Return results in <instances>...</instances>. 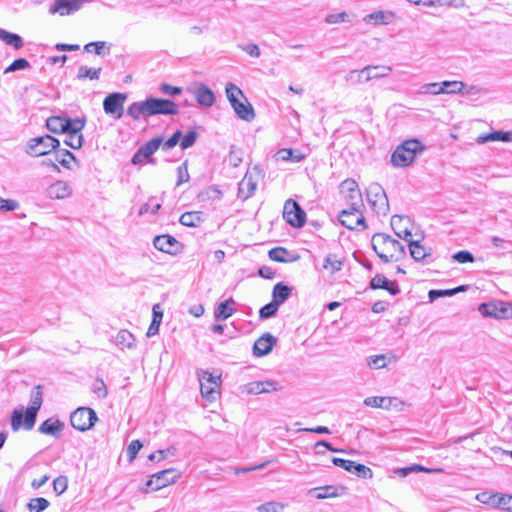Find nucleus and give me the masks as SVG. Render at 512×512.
Wrapping results in <instances>:
<instances>
[{"instance_id": "28", "label": "nucleus", "mask_w": 512, "mask_h": 512, "mask_svg": "<svg viewBox=\"0 0 512 512\" xmlns=\"http://www.w3.org/2000/svg\"><path fill=\"white\" fill-rule=\"evenodd\" d=\"M234 305L235 301L233 300V298H229L221 302L214 311L215 320L224 321L231 317L236 311Z\"/></svg>"}, {"instance_id": "54", "label": "nucleus", "mask_w": 512, "mask_h": 512, "mask_svg": "<svg viewBox=\"0 0 512 512\" xmlns=\"http://www.w3.org/2000/svg\"><path fill=\"white\" fill-rule=\"evenodd\" d=\"M92 391L99 397V398H105L108 394L106 384L104 381L100 378H97L94 380L92 384Z\"/></svg>"}, {"instance_id": "17", "label": "nucleus", "mask_w": 512, "mask_h": 512, "mask_svg": "<svg viewBox=\"0 0 512 512\" xmlns=\"http://www.w3.org/2000/svg\"><path fill=\"white\" fill-rule=\"evenodd\" d=\"M332 463L363 479H370L373 476L371 468L351 460L334 457Z\"/></svg>"}, {"instance_id": "32", "label": "nucleus", "mask_w": 512, "mask_h": 512, "mask_svg": "<svg viewBox=\"0 0 512 512\" xmlns=\"http://www.w3.org/2000/svg\"><path fill=\"white\" fill-rule=\"evenodd\" d=\"M309 493L314 494V497L319 500L333 498L339 495L338 488L333 485L312 488L309 490Z\"/></svg>"}, {"instance_id": "63", "label": "nucleus", "mask_w": 512, "mask_h": 512, "mask_svg": "<svg viewBox=\"0 0 512 512\" xmlns=\"http://www.w3.org/2000/svg\"><path fill=\"white\" fill-rule=\"evenodd\" d=\"M161 205L159 203H156L154 199H150L149 202L145 203L140 207V214L151 212L152 214H155L160 209Z\"/></svg>"}, {"instance_id": "30", "label": "nucleus", "mask_w": 512, "mask_h": 512, "mask_svg": "<svg viewBox=\"0 0 512 512\" xmlns=\"http://www.w3.org/2000/svg\"><path fill=\"white\" fill-rule=\"evenodd\" d=\"M64 134L67 133H80L86 124L85 117L69 118L64 116Z\"/></svg>"}, {"instance_id": "39", "label": "nucleus", "mask_w": 512, "mask_h": 512, "mask_svg": "<svg viewBox=\"0 0 512 512\" xmlns=\"http://www.w3.org/2000/svg\"><path fill=\"white\" fill-rule=\"evenodd\" d=\"M102 68H90L88 66L82 65L79 67L77 72V79L84 80V79H90V80H98L100 78Z\"/></svg>"}, {"instance_id": "61", "label": "nucleus", "mask_w": 512, "mask_h": 512, "mask_svg": "<svg viewBox=\"0 0 512 512\" xmlns=\"http://www.w3.org/2000/svg\"><path fill=\"white\" fill-rule=\"evenodd\" d=\"M197 136H198L197 133L193 130L186 133V135L182 138V140L180 142L181 149L184 150V149H187V148L193 146L197 140Z\"/></svg>"}, {"instance_id": "49", "label": "nucleus", "mask_w": 512, "mask_h": 512, "mask_svg": "<svg viewBox=\"0 0 512 512\" xmlns=\"http://www.w3.org/2000/svg\"><path fill=\"white\" fill-rule=\"evenodd\" d=\"M279 305L276 302L271 301L270 303L264 305L259 310V318L260 319H268L276 315Z\"/></svg>"}, {"instance_id": "51", "label": "nucleus", "mask_w": 512, "mask_h": 512, "mask_svg": "<svg viewBox=\"0 0 512 512\" xmlns=\"http://www.w3.org/2000/svg\"><path fill=\"white\" fill-rule=\"evenodd\" d=\"M286 505L280 502L270 501L257 507L258 512H282Z\"/></svg>"}, {"instance_id": "13", "label": "nucleus", "mask_w": 512, "mask_h": 512, "mask_svg": "<svg viewBox=\"0 0 512 512\" xmlns=\"http://www.w3.org/2000/svg\"><path fill=\"white\" fill-rule=\"evenodd\" d=\"M283 218L291 226L301 228L306 223V213L293 199H288L284 204Z\"/></svg>"}, {"instance_id": "34", "label": "nucleus", "mask_w": 512, "mask_h": 512, "mask_svg": "<svg viewBox=\"0 0 512 512\" xmlns=\"http://www.w3.org/2000/svg\"><path fill=\"white\" fill-rule=\"evenodd\" d=\"M180 223L187 227H197L202 221V213L199 211L185 212L180 216Z\"/></svg>"}, {"instance_id": "36", "label": "nucleus", "mask_w": 512, "mask_h": 512, "mask_svg": "<svg viewBox=\"0 0 512 512\" xmlns=\"http://www.w3.org/2000/svg\"><path fill=\"white\" fill-rule=\"evenodd\" d=\"M0 40L16 50L23 47V40L18 34L10 33L4 29H0Z\"/></svg>"}, {"instance_id": "11", "label": "nucleus", "mask_w": 512, "mask_h": 512, "mask_svg": "<svg viewBox=\"0 0 512 512\" xmlns=\"http://www.w3.org/2000/svg\"><path fill=\"white\" fill-rule=\"evenodd\" d=\"M98 420L96 412L89 407H80L70 415V423L73 428L79 431L91 429Z\"/></svg>"}, {"instance_id": "60", "label": "nucleus", "mask_w": 512, "mask_h": 512, "mask_svg": "<svg viewBox=\"0 0 512 512\" xmlns=\"http://www.w3.org/2000/svg\"><path fill=\"white\" fill-rule=\"evenodd\" d=\"M177 174H178V180L176 183V186H180L181 184L189 181V173H188V167L187 162L182 163L180 166L177 167Z\"/></svg>"}, {"instance_id": "58", "label": "nucleus", "mask_w": 512, "mask_h": 512, "mask_svg": "<svg viewBox=\"0 0 512 512\" xmlns=\"http://www.w3.org/2000/svg\"><path fill=\"white\" fill-rule=\"evenodd\" d=\"M143 444L140 442V440H133L127 447V457L130 462H132L139 450L142 448Z\"/></svg>"}, {"instance_id": "29", "label": "nucleus", "mask_w": 512, "mask_h": 512, "mask_svg": "<svg viewBox=\"0 0 512 512\" xmlns=\"http://www.w3.org/2000/svg\"><path fill=\"white\" fill-rule=\"evenodd\" d=\"M293 288L284 284L283 282H278L274 285L272 290V301L276 302L279 306H281L284 302H286L292 294Z\"/></svg>"}, {"instance_id": "46", "label": "nucleus", "mask_w": 512, "mask_h": 512, "mask_svg": "<svg viewBox=\"0 0 512 512\" xmlns=\"http://www.w3.org/2000/svg\"><path fill=\"white\" fill-rule=\"evenodd\" d=\"M49 501L43 497L32 498L28 504L27 508L29 512H43L45 509L49 507Z\"/></svg>"}, {"instance_id": "6", "label": "nucleus", "mask_w": 512, "mask_h": 512, "mask_svg": "<svg viewBox=\"0 0 512 512\" xmlns=\"http://www.w3.org/2000/svg\"><path fill=\"white\" fill-rule=\"evenodd\" d=\"M392 72V67L390 66H380V65H368L361 70H351L347 76L346 80L353 84H361L371 81L373 79H380L390 75Z\"/></svg>"}, {"instance_id": "19", "label": "nucleus", "mask_w": 512, "mask_h": 512, "mask_svg": "<svg viewBox=\"0 0 512 512\" xmlns=\"http://www.w3.org/2000/svg\"><path fill=\"white\" fill-rule=\"evenodd\" d=\"M163 143V138L155 137L143 144L133 155L131 162L134 165L142 164L153 155Z\"/></svg>"}, {"instance_id": "59", "label": "nucleus", "mask_w": 512, "mask_h": 512, "mask_svg": "<svg viewBox=\"0 0 512 512\" xmlns=\"http://www.w3.org/2000/svg\"><path fill=\"white\" fill-rule=\"evenodd\" d=\"M452 258L454 261H456L458 263H469V262L474 261L473 254L467 250H461V251L456 252L452 256Z\"/></svg>"}, {"instance_id": "38", "label": "nucleus", "mask_w": 512, "mask_h": 512, "mask_svg": "<svg viewBox=\"0 0 512 512\" xmlns=\"http://www.w3.org/2000/svg\"><path fill=\"white\" fill-rule=\"evenodd\" d=\"M289 251L284 247H275L268 252V256L272 261L280 262V263H287L292 262L296 258H288Z\"/></svg>"}, {"instance_id": "4", "label": "nucleus", "mask_w": 512, "mask_h": 512, "mask_svg": "<svg viewBox=\"0 0 512 512\" xmlns=\"http://www.w3.org/2000/svg\"><path fill=\"white\" fill-rule=\"evenodd\" d=\"M425 146L416 138L403 141L391 155V163L395 167H408L422 154Z\"/></svg>"}, {"instance_id": "20", "label": "nucleus", "mask_w": 512, "mask_h": 512, "mask_svg": "<svg viewBox=\"0 0 512 512\" xmlns=\"http://www.w3.org/2000/svg\"><path fill=\"white\" fill-rule=\"evenodd\" d=\"M88 0H55L50 7L51 14L59 13L61 16L72 14L80 10Z\"/></svg>"}, {"instance_id": "18", "label": "nucleus", "mask_w": 512, "mask_h": 512, "mask_svg": "<svg viewBox=\"0 0 512 512\" xmlns=\"http://www.w3.org/2000/svg\"><path fill=\"white\" fill-rule=\"evenodd\" d=\"M338 219L343 226L350 230L358 229L359 226H361L362 229L367 227L361 209H358V212L351 211V208L344 209L339 213Z\"/></svg>"}, {"instance_id": "5", "label": "nucleus", "mask_w": 512, "mask_h": 512, "mask_svg": "<svg viewBox=\"0 0 512 512\" xmlns=\"http://www.w3.org/2000/svg\"><path fill=\"white\" fill-rule=\"evenodd\" d=\"M226 96L236 115L245 121L255 118L253 106L248 102L243 91L233 83H228L225 88Z\"/></svg>"}, {"instance_id": "8", "label": "nucleus", "mask_w": 512, "mask_h": 512, "mask_svg": "<svg viewBox=\"0 0 512 512\" xmlns=\"http://www.w3.org/2000/svg\"><path fill=\"white\" fill-rule=\"evenodd\" d=\"M367 200L372 210L377 215H387L389 202L383 187L378 183H372L367 188Z\"/></svg>"}, {"instance_id": "45", "label": "nucleus", "mask_w": 512, "mask_h": 512, "mask_svg": "<svg viewBox=\"0 0 512 512\" xmlns=\"http://www.w3.org/2000/svg\"><path fill=\"white\" fill-rule=\"evenodd\" d=\"M417 472H427L428 473V472H431V470L428 468H425L424 466L419 465V464H413L411 466L397 468L394 470V473L402 478L407 477L411 473H417Z\"/></svg>"}, {"instance_id": "40", "label": "nucleus", "mask_w": 512, "mask_h": 512, "mask_svg": "<svg viewBox=\"0 0 512 512\" xmlns=\"http://www.w3.org/2000/svg\"><path fill=\"white\" fill-rule=\"evenodd\" d=\"M115 342L117 345L122 348H132L135 346V338L132 333L128 330H120L115 338Z\"/></svg>"}, {"instance_id": "52", "label": "nucleus", "mask_w": 512, "mask_h": 512, "mask_svg": "<svg viewBox=\"0 0 512 512\" xmlns=\"http://www.w3.org/2000/svg\"><path fill=\"white\" fill-rule=\"evenodd\" d=\"M421 93L423 94H431V95H439L444 94V87H442V83H428L424 84L421 87Z\"/></svg>"}, {"instance_id": "62", "label": "nucleus", "mask_w": 512, "mask_h": 512, "mask_svg": "<svg viewBox=\"0 0 512 512\" xmlns=\"http://www.w3.org/2000/svg\"><path fill=\"white\" fill-rule=\"evenodd\" d=\"M388 281L385 276L377 274L371 279L369 286L373 290L383 289L388 284Z\"/></svg>"}, {"instance_id": "24", "label": "nucleus", "mask_w": 512, "mask_h": 512, "mask_svg": "<svg viewBox=\"0 0 512 512\" xmlns=\"http://www.w3.org/2000/svg\"><path fill=\"white\" fill-rule=\"evenodd\" d=\"M64 429V423L59 419L49 418L42 422L38 427V432L59 438Z\"/></svg>"}, {"instance_id": "57", "label": "nucleus", "mask_w": 512, "mask_h": 512, "mask_svg": "<svg viewBox=\"0 0 512 512\" xmlns=\"http://www.w3.org/2000/svg\"><path fill=\"white\" fill-rule=\"evenodd\" d=\"M349 21V16L346 12H340L336 14H329L325 17L327 24H337Z\"/></svg>"}, {"instance_id": "27", "label": "nucleus", "mask_w": 512, "mask_h": 512, "mask_svg": "<svg viewBox=\"0 0 512 512\" xmlns=\"http://www.w3.org/2000/svg\"><path fill=\"white\" fill-rule=\"evenodd\" d=\"M194 96L200 106L211 107L215 103V95L213 91L205 84H200L194 90Z\"/></svg>"}, {"instance_id": "3", "label": "nucleus", "mask_w": 512, "mask_h": 512, "mask_svg": "<svg viewBox=\"0 0 512 512\" xmlns=\"http://www.w3.org/2000/svg\"><path fill=\"white\" fill-rule=\"evenodd\" d=\"M372 248L384 262L399 261L406 255L405 246L397 239L385 233H376L372 237Z\"/></svg>"}, {"instance_id": "2", "label": "nucleus", "mask_w": 512, "mask_h": 512, "mask_svg": "<svg viewBox=\"0 0 512 512\" xmlns=\"http://www.w3.org/2000/svg\"><path fill=\"white\" fill-rule=\"evenodd\" d=\"M43 403V390L41 385H37L32 389L30 396V405L25 412L23 409H14L11 415V428L14 432L21 427L25 430H31L36 422L37 412Z\"/></svg>"}, {"instance_id": "10", "label": "nucleus", "mask_w": 512, "mask_h": 512, "mask_svg": "<svg viewBox=\"0 0 512 512\" xmlns=\"http://www.w3.org/2000/svg\"><path fill=\"white\" fill-rule=\"evenodd\" d=\"M200 382V391L203 398L213 401L219 394L220 375H214L209 371L201 370L198 373Z\"/></svg>"}, {"instance_id": "47", "label": "nucleus", "mask_w": 512, "mask_h": 512, "mask_svg": "<svg viewBox=\"0 0 512 512\" xmlns=\"http://www.w3.org/2000/svg\"><path fill=\"white\" fill-rule=\"evenodd\" d=\"M493 498V504L501 509L512 511V496L495 494L491 495Z\"/></svg>"}, {"instance_id": "53", "label": "nucleus", "mask_w": 512, "mask_h": 512, "mask_svg": "<svg viewBox=\"0 0 512 512\" xmlns=\"http://www.w3.org/2000/svg\"><path fill=\"white\" fill-rule=\"evenodd\" d=\"M30 68V63L25 58H18L14 60L5 70L4 74L14 72L17 70H24Z\"/></svg>"}, {"instance_id": "14", "label": "nucleus", "mask_w": 512, "mask_h": 512, "mask_svg": "<svg viewBox=\"0 0 512 512\" xmlns=\"http://www.w3.org/2000/svg\"><path fill=\"white\" fill-rule=\"evenodd\" d=\"M261 172V169L256 165L246 172L244 178L239 183V194L244 199L251 197L256 191Z\"/></svg>"}, {"instance_id": "22", "label": "nucleus", "mask_w": 512, "mask_h": 512, "mask_svg": "<svg viewBox=\"0 0 512 512\" xmlns=\"http://www.w3.org/2000/svg\"><path fill=\"white\" fill-rule=\"evenodd\" d=\"M410 219L408 217H402L399 215H394L391 218V227L394 233L401 239L409 242L412 240V231L408 227Z\"/></svg>"}, {"instance_id": "42", "label": "nucleus", "mask_w": 512, "mask_h": 512, "mask_svg": "<svg viewBox=\"0 0 512 512\" xmlns=\"http://www.w3.org/2000/svg\"><path fill=\"white\" fill-rule=\"evenodd\" d=\"M64 116H51L46 120L47 129L55 134H64Z\"/></svg>"}, {"instance_id": "12", "label": "nucleus", "mask_w": 512, "mask_h": 512, "mask_svg": "<svg viewBox=\"0 0 512 512\" xmlns=\"http://www.w3.org/2000/svg\"><path fill=\"white\" fill-rule=\"evenodd\" d=\"M478 310L484 317L495 319H508L512 317V305L503 301L482 303L479 305Z\"/></svg>"}, {"instance_id": "44", "label": "nucleus", "mask_w": 512, "mask_h": 512, "mask_svg": "<svg viewBox=\"0 0 512 512\" xmlns=\"http://www.w3.org/2000/svg\"><path fill=\"white\" fill-rule=\"evenodd\" d=\"M342 265V261L335 254H328L324 259L323 269L335 273L341 270Z\"/></svg>"}, {"instance_id": "55", "label": "nucleus", "mask_w": 512, "mask_h": 512, "mask_svg": "<svg viewBox=\"0 0 512 512\" xmlns=\"http://www.w3.org/2000/svg\"><path fill=\"white\" fill-rule=\"evenodd\" d=\"M68 487V478L66 476H58L53 481V489L57 493V495H61L67 490Z\"/></svg>"}, {"instance_id": "43", "label": "nucleus", "mask_w": 512, "mask_h": 512, "mask_svg": "<svg viewBox=\"0 0 512 512\" xmlns=\"http://www.w3.org/2000/svg\"><path fill=\"white\" fill-rule=\"evenodd\" d=\"M55 161L60 163L63 167H65L67 169H71V166H70L71 161L77 162L74 154L67 149L58 150L55 153Z\"/></svg>"}, {"instance_id": "7", "label": "nucleus", "mask_w": 512, "mask_h": 512, "mask_svg": "<svg viewBox=\"0 0 512 512\" xmlns=\"http://www.w3.org/2000/svg\"><path fill=\"white\" fill-rule=\"evenodd\" d=\"M59 145L60 141L57 138L46 134L31 138L27 142L26 153L33 157L44 156L56 150Z\"/></svg>"}, {"instance_id": "35", "label": "nucleus", "mask_w": 512, "mask_h": 512, "mask_svg": "<svg viewBox=\"0 0 512 512\" xmlns=\"http://www.w3.org/2000/svg\"><path fill=\"white\" fill-rule=\"evenodd\" d=\"M393 17L392 12H383V11H376L373 13H370L364 17V21L367 23H370L373 21L374 24H389L391 22V19Z\"/></svg>"}, {"instance_id": "31", "label": "nucleus", "mask_w": 512, "mask_h": 512, "mask_svg": "<svg viewBox=\"0 0 512 512\" xmlns=\"http://www.w3.org/2000/svg\"><path fill=\"white\" fill-rule=\"evenodd\" d=\"M276 158L277 160L292 161L298 163L305 159V155L299 150L283 148L276 153Z\"/></svg>"}, {"instance_id": "21", "label": "nucleus", "mask_w": 512, "mask_h": 512, "mask_svg": "<svg viewBox=\"0 0 512 512\" xmlns=\"http://www.w3.org/2000/svg\"><path fill=\"white\" fill-rule=\"evenodd\" d=\"M153 245L161 252L175 255L178 252L179 242L175 237L165 234L156 236L153 240Z\"/></svg>"}, {"instance_id": "64", "label": "nucleus", "mask_w": 512, "mask_h": 512, "mask_svg": "<svg viewBox=\"0 0 512 512\" xmlns=\"http://www.w3.org/2000/svg\"><path fill=\"white\" fill-rule=\"evenodd\" d=\"M19 207L17 201L12 199H3L0 197V211H14Z\"/></svg>"}, {"instance_id": "48", "label": "nucleus", "mask_w": 512, "mask_h": 512, "mask_svg": "<svg viewBox=\"0 0 512 512\" xmlns=\"http://www.w3.org/2000/svg\"><path fill=\"white\" fill-rule=\"evenodd\" d=\"M444 94H462L465 84L461 81H443Z\"/></svg>"}, {"instance_id": "25", "label": "nucleus", "mask_w": 512, "mask_h": 512, "mask_svg": "<svg viewBox=\"0 0 512 512\" xmlns=\"http://www.w3.org/2000/svg\"><path fill=\"white\" fill-rule=\"evenodd\" d=\"M281 386L275 381H254L247 385V391L250 394L269 393L271 391H279Z\"/></svg>"}, {"instance_id": "33", "label": "nucleus", "mask_w": 512, "mask_h": 512, "mask_svg": "<svg viewBox=\"0 0 512 512\" xmlns=\"http://www.w3.org/2000/svg\"><path fill=\"white\" fill-rule=\"evenodd\" d=\"M408 246L410 255L415 261H423L426 257L430 256V253L424 246L420 245L419 241L410 240Z\"/></svg>"}, {"instance_id": "50", "label": "nucleus", "mask_w": 512, "mask_h": 512, "mask_svg": "<svg viewBox=\"0 0 512 512\" xmlns=\"http://www.w3.org/2000/svg\"><path fill=\"white\" fill-rule=\"evenodd\" d=\"M64 143L72 149H80L83 145V135L81 133H67Z\"/></svg>"}, {"instance_id": "9", "label": "nucleus", "mask_w": 512, "mask_h": 512, "mask_svg": "<svg viewBox=\"0 0 512 512\" xmlns=\"http://www.w3.org/2000/svg\"><path fill=\"white\" fill-rule=\"evenodd\" d=\"M339 188L351 211L358 212V209L363 208L362 194L355 180L348 178L341 182Z\"/></svg>"}, {"instance_id": "16", "label": "nucleus", "mask_w": 512, "mask_h": 512, "mask_svg": "<svg viewBox=\"0 0 512 512\" xmlns=\"http://www.w3.org/2000/svg\"><path fill=\"white\" fill-rule=\"evenodd\" d=\"M127 99L125 93H111L103 101V109L108 115H115L117 119L123 115V106Z\"/></svg>"}, {"instance_id": "41", "label": "nucleus", "mask_w": 512, "mask_h": 512, "mask_svg": "<svg viewBox=\"0 0 512 512\" xmlns=\"http://www.w3.org/2000/svg\"><path fill=\"white\" fill-rule=\"evenodd\" d=\"M392 400L393 399L390 397L372 396L367 397L364 400V404L369 407L389 409L392 404Z\"/></svg>"}, {"instance_id": "56", "label": "nucleus", "mask_w": 512, "mask_h": 512, "mask_svg": "<svg viewBox=\"0 0 512 512\" xmlns=\"http://www.w3.org/2000/svg\"><path fill=\"white\" fill-rule=\"evenodd\" d=\"M385 359L384 354L370 356L367 360V364L371 368L380 369L386 366Z\"/></svg>"}, {"instance_id": "37", "label": "nucleus", "mask_w": 512, "mask_h": 512, "mask_svg": "<svg viewBox=\"0 0 512 512\" xmlns=\"http://www.w3.org/2000/svg\"><path fill=\"white\" fill-rule=\"evenodd\" d=\"M84 51L87 53L94 52L98 56L108 55L110 46L105 41L90 42L84 46Z\"/></svg>"}, {"instance_id": "23", "label": "nucleus", "mask_w": 512, "mask_h": 512, "mask_svg": "<svg viewBox=\"0 0 512 512\" xmlns=\"http://www.w3.org/2000/svg\"><path fill=\"white\" fill-rule=\"evenodd\" d=\"M275 344L276 338L270 333H265L255 341L253 354L257 357L265 356L271 352Z\"/></svg>"}, {"instance_id": "26", "label": "nucleus", "mask_w": 512, "mask_h": 512, "mask_svg": "<svg viewBox=\"0 0 512 512\" xmlns=\"http://www.w3.org/2000/svg\"><path fill=\"white\" fill-rule=\"evenodd\" d=\"M72 189L65 181L58 180L47 189V195L51 199H64L71 195Z\"/></svg>"}, {"instance_id": "1", "label": "nucleus", "mask_w": 512, "mask_h": 512, "mask_svg": "<svg viewBox=\"0 0 512 512\" xmlns=\"http://www.w3.org/2000/svg\"><path fill=\"white\" fill-rule=\"evenodd\" d=\"M178 105L169 99L148 97L144 101H136L127 108V115L133 120L147 119L155 115H176Z\"/></svg>"}, {"instance_id": "15", "label": "nucleus", "mask_w": 512, "mask_h": 512, "mask_svg": "<svg viewBox=\"0 0 512 512\" xmlns=\"http://www.w3.org/2000/svg\"><path fill=\"white\" fill-rule=\"evenodd\" d=\"M179 477L180 474L177 472L176 469H165L153 474L151 478L147 481L146 486L151 490L157 491L169 484L174 483Z\"/></svg>"}]
</instances>
